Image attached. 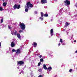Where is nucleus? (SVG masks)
Returning <instances> with one entry per match:
<instances>
[{"label": "nucleus", "mask_w": 77, "mask_h": 77, "mask_svg": "<svg viewBox=\"0 0 77 77\" xmlns=\"http://www.w3.org/2000/svg\"><path fill=\"white\" fill-rule=\"evenodd\" d=\"M29 7L30 8H32L33 7V5L30 3V2H28L26 3V9H25V12H28L29 10Z\"/></svg>", "instance_id": "nucleus-1"}, {"label": "nucleus", "mask_w": 77, "mask_h": 77, "mask_svg": "<svg viewBox=\"0 0 77 77\" xmlns=\"http://www.w3.org/2000/svg\"><path fill=\"white\" fill-rule=\"evenodd\" d=\"M20 27L23 30H24L26 28V25L24 24L23 23H22L21 24H20Z\"/></svg>", "instance_id": "nucleus-2"}, {"label": "nucleus", "mask_w": 77, "mask_h": 77, "mask_svg": "<svg viewBox=\"0 0 77 77\" xmlns=\"http://www.w3.org/2000/svg\"><path fill=\"white\" fill-rule=\"evenodd\" d=\"M64 3H65V6H68V5H70V1L69 0H66L64 2Z\"/></svg>", "instance_id": "nucleus-3"}, {"label": "nucleus", "mask_w": 77, "mask_h": 77, "mask_svg": "<svg viewBox=\"0 0 77 77\" xmlns=\"http://www.w3.org/2000/svg\"><path fill=\"white\" fill-rule=\"evenodd\" d=\"M21 50L20 49H18L16 50V55H18L21 53Z\"/></svg>", "instance_id": "nucleus-4"}, {"label": "nucleus", "mask_w": 77, "mask_h": 77, "mask_svg": "<svg viewBox=\"0 0 77 77\" xmlns=\"http://www.w3.org/2000/svg\"><path fill=\"white\" fill-rule=\"evenodd\" d=\"M20 8V5H17V4H15V5L14 6V9H19Z\"/></svg>", "instance_id": "nucleus-5"}, {"label": "nucleus", "mask_w": 77, "mask_h": 77, "mask_svg": "<svg viewBox=\"0 0 77 77\" xmlns=\"http://www.w3.org/2000/svg\"><path fill=\"white\" fill-rule=\"evenodd\" d=\"M50 34L51 36H52L54 35V31L53 29H51L50 30Z\"/></svg>", "instance_id": "nucleus-6"}, {"label": "nucleus", "mask_w": 77, "mask_h": 77, "mask_svg": "<svg viewBox=\"0 0 77 77\" xmlns=\"http://www.w3.org/2000/svg\"><path fill=\"white\" fill-rule=\"evenodd\" d=\"M47 0H41V3L42 4H45V3H47Z\"/></svg>", "instance_id": "nucleus-7"}, {"label": "nucleus", "mask_w": 77, "mask_h": 77, "mask_svg": "<svg viewBox=\"0 0 77 77\" xmlns=\"http://www.w3.org/2000/svg\"><path fill=\"white\" fill-rule=\"evenodd\" d=\"M60 41L61 43V44L62 45H66V44L65 43V42H63L61 38L60 39Z\"/></svg>", "instance_id": "nucleus-8"}, {"label": "nucleus", "mask_w": 77, "mask_h": 77, "mask_svg": "<svg viewBox=\"0 0 77 77\" xmlns=\"http://www.w3.org/2000/svg\"><path fill=\"white\" fill-rule=\"evenodd\" d=\"M24 62L22 61H20L17 63V65L19 64L20 66H22V65L24 64Z\"/></svg>", "instance_id": "nucleus-9"}, {"label": "nucleus", "mask_w": 77, "mask_h": 77, "mask_svg": "<svg viewBox=\"0 0 77 77\" xmlns=\"http://www.w3.org/2000/svg\"><path fill=\"white\" fill-rule=\"evenodd\" d=\"M11 47H14L15 46V43L14 42H11Z\"/></svg>", "instance_id": "nucleus-10"}, {"label": "nucleus", "mask_w": 77, "mask_h": 77, "mask_svg": "<svg viewBox=\"0 0 77 77\" xmlns=\"http://www.w3.org/2000/svg\"><path fill=\"white\" fill-rule=\"evenodd\" d=\"M47 71H50L52 69V67H49L48 68H47Z\"/></svg>", "instance_id": "nucleus-11"}, {"label": "nucleus", "mask_w": 77, "mask_h": 77, "mask_svg": "<svg viewBox=\"0 0 77 77\" xmlns=\"http://www.w3.org/2000/svg\"><path fill=\"white\" fill-rule=\"evenodd\" d=\"M7 5V2H4L3 4V6H4V7L6 6Z\"/></svg>", "instance_id": "nucleus-12"}, {"label": "nucleus", "mask_w": 77, "mask_h": 77, "mask_svg": "<svg viewBox=\"0 0 77 77\" xmlns=\"http://www.w3.org/2000/svg\"><path fill=\"white\" fill-rule=\"evenodd\" d=\"M17 38H19V39H20V40H21L20 38H21V35H20V34L18 33L17 35Z\"/></svg>", "instance_id": "nucleus-13"}, {"label": "nucleus", "mask_w": 77, "mask_h": 77, "mask_svg": "<svg viewBox=\"0 0 77 77\" xmlns=\"http://www.w3.org/2000/svg\"><path fill=\"white\" fill-rule=\"evenodd\" d=\"M33 45L34 47H36L37 46V43L35 42H34L33 43Z\"/></svg>", "instance_id": "nucleus-14"}, {"label": "nucleus", "mask_w": 77, "mask_h": 77, "mask_svg": "<svg viewBox=\"0 0 77 77\" xmlns=\"http://www.w3.org/2000/svg\"><path fill=\"white\" fill-rule=\"evenodd\" d=\"M43 68H44L45 69L47 70V66H46V65H45V64L43 65Z\"/></svg>", "instance_id": "nucleus-15"}, {"label": "nucleus", "mask_w": 77, "mask_h": 77, "mask_svg": "<svg viewBox=\"0 0 77 77\" xmlns=\"http://www.w3.org/2000/svg\"><path fill=\"white\" fill-rule=\"evenodd\" d=\"M69 25V23L66 22V23L65 27H68Z\"/></svg>", "instance_id": "nucleus-16"}, {"label": "nucleus", "mask_w": 77, "mask_h": 77, "mask_svg": "<svg viewBox=\"0 0 77 77\" xmlns=\"http://www.w3.org/2000/svg\"><path fill=\"white\" fill-rule=\"evenodd\" d=\"M39 19L41 20V21H43L44 20V16H41L39 18Z\"/></svg>", "instance_id": "nucleus-17"}, {"label": "nucleus", "mask_w": 77, "mask_h": 77, "mask_svg": "<svg viewBox=\"0 0 77 77\" xmlns=\"http://www.w3.org/2000/svg\"><path fill=\"white\" fill-rule=\"evenodd\" d=\"M18 32H17V31H15L14 32V34L15 36H17V35H18Z\"/></svg>", "instance_id": "nucleus-18"}, {"label": "nucleus", "mask_w": 77, "mask_h": 77, "mask_svg": "<svg viewBox=\"0 0 77 77\" xmlns=\"http://www.w3.org/2000/svg\"><path fill=\"white\" fill-rule=\"evenodd\" d=\"M43 16L44 17H48V14H44Z\"/></svg>", "instance_id": "nucleus-19"}, {"label": "nucleus", "mask_w": 77, "mask_h": 77, "mask_svg": "<svg viewBox=\"0 0 77 77\" xmlns=\"http://www.w3.org/2000/svg\"><path fill=\"white\" fill-rule=\"evenodd\" d=\"M74 36V35H73V34H72V36L70 37H69V39L70 40H71V39H72V37H73V36Z\"/></svg>", "instance_id": "nucleus-20"}, {"label": "nucleus", "mask_w": 77, "mask_h": 77, "mask_svg": "<svg viewBox=\"0 0 77 77\" xmlns=\"http://www.w3.org/2000/svg\"><path fill=\"white\" fill-rule=\"evenodd\" d=\"M40 61L41 62H44V60L42 58H41L40 60Z\"/></svg>", "instance_id": "nucleus-21"}, {"label": "nucleus", "mask_w": 77, "mask_h": 77, "mask_svg": "<svg viewBox=\"0 0 77 77\" xmlns=\"http://www.w3.org/2000/svg\"><path fill=\"white\" fill-rule=\"evenodd\" d=\"M41 16L43 17V16H44V13L42 12H41Z\"/></svg>", "instance_id": "nucleus-22"}, {"label": "nucleus", "mask_w": 77, "mask_h": 77, "mask_svg": "<svg viewBox=\"0 0 77 77\" xmlns=\"http://www.w3.org/2000/svg\"><path fill=\"white\" fill-rule=\"evenodd\" d=\"M23 30H20L19 31L20 33H23Z\"/></svg>", "instance_id": "nucleus-23"}, {"label": "nucleus", "mask_w": 77, "mask_h": 77, "mask_svg": "<svg viewBox=\"0 0 77 77\" xmlns=\"http://www.w3.org/2000/svg\"><path fill=\"white\" fill-rule=\"evenodd\" d=\"M69 72H72V69H71L69 70Z\"/></svg>", "instance_id": "nucleus-24"}, {"label": "nucleus", "mask_w": 77, "mask_h": 77, "mask_svg": "<svg viewBox=\"0 0 77 77\" xmlns=\"http://www.w3.org/2000/svg\"><path fill=\"white\" fill-rule=\"evenodd\" d=\"M62 13H61V12L60 11V13H59L58 14V15H62Z\"/></svg>", "instance_id": "nucleus-25"}, {"label": "nucleus", "mask_w": 77, "mask_h": 77, "mask_svg": "<svg viewBox=\"0 0 77 77\" xmlns=\"http://www.w3.org/2000/svg\"><path fill=\"white\" fill-rule=\"evenodd\" d=\"M32 49L30 48L29 51L30 53H31V52H32Z\"/></svg>", "instance_id": "nucleus-26"}, {"label": "nucleus", "mask_w": 77, "mask_h": 77, "mask_svg": "<svg viewBox=\"0 0 77 77\" xmlns=\"http://www.w3.org/2000/svg\"><path fill=\"white\" fill-rule=\"evenodd\" d=\"M12 51V52H16V50H15V49H13Z\"/></svg>", "instance_id": "nucleus-27"}, {"label": "nucleus", "mask_w": 77, "mask_h": 77, "mask_svg": "<svg viewBox=\"0 0 77 77\" xmlns=\"http://www.w3.org/2000/svg\"><path fill=\"white\" fill-rule=\"evenodd\" d=\"M30 75L31 76H33L34 75L32 73V72H31L30 73Z\"/></svg>", "instance_id": "nucleus-28"}, {"label": "nucleus", "mask_w": 77, "mask_h": 77, "mask_svg": "<svg viewBox=\"0 0 77 77\" xmlns=\"http://www.w3.org/2000/svg\"><path fill=\"white\" fill-rule=\"evenodd\" d=\"M38 77H43V75H40Z\"/></svg>", "instance_id": "nucleus-29"}, {"label": "nucleus", "mask_w": 77, "mask_h": 77, "mask_svg": "<svg viewBox=\"0 0 77 77\" xmlns=\"http://www.w3.org/2000/svg\"><path fill=\"white\" fill-rule=\"evenodd\" d=\"M38 71L39 72H41V71H42V69H40L38 70Z\"/></svg>", "instance_id": "nucleus-30"}, {"label": "nucleus", "mask_w": 77, "mask_h": 77, "mask_svg": "<svg viewBox=\"0 0 77 77\" xmlns=\"http://www.w3.org/2000/svg\"><path fill=\"white\" fill-rule=\"evenodd\" d=\"M3 19H2L1 20V23H3Z\"/></svg>", "instance_id": "nucleus-31"}, {"label": "nucleus", "mask_w": 77, "mask_h": 77, "mask_svg": "<svg viewBox=\"0 0 77 77\" xmlns=\"http://www.w3.org/2000/svg\"><path fill=\"white\" fill-rule=\"evenodd\" d=\"M0 11H3V8H2V7H0Z\"/></svg>", "instance_id": "nucleus-32"}, {"label": "nucleus", "mask_w": 77, "mask_h": 77, "mask_svg": "<svg viewBox=\"0 0 77 77\" xmlns=\"http://www.w3.org/2000/svg\"><path fill=\"white\" fill-rule=\"evenodd\" d=\"M41 63L40 62L38 64V66H40V65H41Z\"/></svg>", "instance_id": "nucleus-33"}, {"label": "nucleus", "mask_w": 77, "mask_h": 77, "mask_svg": "<svg viewBox=\"0 0 77 77\" xmlns=\"http://www.w3.org/2000/svg\"><path fill=\"white\" fill-rule=\"evenodd\" d=\"M42 57V55H40L38 56V57H39L40 58H41Z\"/></svg>", "instance_id": "nucleus-34"}, {"label": "nucleus", "mask_w": 77, "mask_h": 77, "mask_svg": "<svg viewBox=\"0 0 77 77\" xmlns=\"http://www.w3.org/2000/svg\"><path fill=\"white\" fill-rule=\"evenodd\" d=\"M8 28L9 29H11V27L9 26V25H8Z\"/></svg>", "instance_id": "nucleus-35"}, {"label": "nucleus", "mask_w": 77, "mask_h": 77, "mask_svg": "<svg viewBox=\"0 0 77 77\" xmlns=\"http://www.w3.org/2000/svg\"><path fill=\"white\" fill-rule=\"evenodd\" d=\"M35 14H38V12L36 11H35Z\"/></svg>", "instance_id": "nucleus-36"}, {"label": "nucleus", "mask_w": 77, "mask_h": 77, "mask_svg": "<svg viewBox=\"0 0 77 77\" xmlns=\"http://www.w3.org/2000/svg\"><path fill=\"white\" fill-rule=\"evenodd\" d=\"M11 34H12V35H14V32H12V31H11Z\"/></svg>", "instance_id": "nucleus-37"}, {"label": "nucleus", "mask_w": 77, "mask_h": 77, "mask_svg": "<svg viewBox=\"0 0 77 77\" xmlns=\"http://www.w3.org/2000/svg\"><path fill=\"white\" fill-rule=\"evenodd\" d=\"M65 67V65H62V66H61V67L62 68H63V67Z\"/></svg>", "instance_id": "nucleus-38"}, {"label": "nucleus", "mask_w": 77, "mask_h": 77, "mask_svg": "<svg viewBox=\"0 0 77 77\" xmlns=\"http://www.w3.org/2000/svg\"><path fill=\"white\" fill-rule=\"evenodd\" d=\"M21 73H22L23 74H24V72H23V71H21Z\"/></svg>", "instance_id": "nucleus-39"}, {"label": "nucleus", "mask_w": 77, "mask_h": 77, "mask_svg": "<svg viewBox=\"0 0 77 77\" xmlns=\"http://www.w3.org/2000/svg\"><path fill=\"white\" fill-rule=\"evenodd\" d=\"M51 57H53V55H51Z\"/></svg>", "instance_id": "nucleus-40"}, {"label": "nucleus", "mask_w": 77, "mask_h": 77, "mask_svg": "<svg viewBox=\"0 0 77 77\" xmlns=\"http://www.w3.org/2000/svg\"><path fill=\"white\" fill-rule=\"evenodd\" d=\"M77 4H76L75 6V7H76V8H77Z\"/></svg>", "instance_id": "nucleus-41"}, {"label": "nucleus", "mask_w": 77, "mask_h": 77, "mask_svg": "<svg viewBox=\"0 0 77 77\" xmlns=\"http://www.w3.org/2000/svg\"><path fill=\"white\" fill-rule=\"evenodd\" d=\"M69 15H71V13H70V12H69Z\"/></svg>", "instance_id": "nucleus-42"}, {"label": "nucleus", "mask_w": 77, "mask_h": 77, "mask_svg": "<svg viewBox=\"0 0 77 77\" xmlns=\"http://www.w3.org/2000/svg\"><path fill=\"white\" fill-rule=\"evenodd\" d=\"M38 51H37L36 52V53H38Z\"/></svg>", "instance_id": "nucleus-43"}, {"label": "nucleus", "mask_w": 77, "mask_h": 77, "mask_svg": "<svg viewBox=\"0 0 77 77\" xmlns=\"http://www.w3.org/2000/svg\"><path fill=\"white\" fill-rule=\"evenodd\" d=\"M58 45L59 46H60V43H59L58 44Z\"/></svg>", "instance_id": "nucleus-44"}, {"label": "nucleus", "mask_w": 77, "mask_h": 77, "mask_svg": "<svg viewBox=\"0 0 77 77\" xmlns=\"http://www.w3.org/2000/svg\"><path fill=\"white\" fill-rule=\"evenodd\" d=\"M77 53V50L75 52V53Z\"/></svg>", "instance_id": "nucleus-45"}, {"label": "nucleus", "mask_w": 77, "mask_h": 77, "mask_svg": "<svg viewBox=\"0 0 77 77\" xmlns=\"http://www.w3.org/2000/svg\"><path fill=\"white\" fill-rule=\"evenodd\" d=\"M37 4H38V3H39V2H37Z\"/></svg>", "instance_id": "nucleus-46"}, {"label": "nucleus", "mask_w": 77, "mask_h": 77, "mask_svg": "<svg viewBox=\"0 0 77 77\" xmlns=\"http://www.w3.org/2000/svg\"><path fill=\"white\" fill-rule=\"evenodd\" d=\"M40 54V53H38V55H39Z\"/></svg>", "instance_id": "nucleus-47"}, {"label": "nucleus", "mask_w": 77, "mask_h": 77, "mask_svg": "<svg viewBox=\"0 0 77 77\" xmlns=\"http://www.w3.org/2000/svg\"><path fill=\"white\" fill-rule=\"evenodd\" d=\"M1 42H0V47H1Z\"/></svg>", "instance_id": "nucleus-48"}, {"label": "nucleus", "mask_w": 77, "mask_h": 77, "mask_svg": "<svg viewBox=\"0 0 77 77\" xmlns=\"http://www.w3.org/2000/svg\"><path fill=\"white\" fill-rule=\"evenodd\" d=\"M74 42H76V40H74Z\"/></svg>", "instance_id": "nucleus-49"}, {"label": "nucleus", "mask_w": 77, "mask_h": 77, "mask_svg": "<svg viewBox=\"0 0 77 77\" xmlns=\"http://www.w3.org/2000/svg\"><path fill=\"white\" fill-rule=\"evenodd\" d=\"M17 68L18 69H20V67H17Z\"/></svg>", "instance_id": "nucleus-50"}, {"label": "nucleus", "mask_w": 77, "mask_h": 77, "mask_svg": "<svg viewBox=\"0 0 77 77\" xmlns=\"http://www.w3.org/2000/svg\"><path fill=\"white\" fill-rule=\"evenodd\" d=\"M51 21H53V19H51Z\"/></svg>", "instance_id": "nucleus-51"}, {"label": "nucleus", "mask_w": 77, "mask_h": 77, "mask_svg": "<svg viewBox=\"0 0 77 77\" xmlns=\"http://www.w3.org/2000/svg\"><path fill=\"white\" fill-rule=\"evenodd\" d=\"M66 32H67V35H68V32H67V31H66Z\"/></svg>", "instance_id": "nucleus-52"}, {"label": "nucleus", "mask_w": 77, "mask_h": 77, "mask_svg": "<svg viewBox=\"0 0 77 77\" xmlns=\"http://www.w3.org/2000/svg\"><path fill=\"white\" fill-rule=\"evenodd\" d=\"M21 72H20V73H19V74H21Z\"/></svg>", "instance_id": "nucleus-53"}, {"label": "nucleus", "mask_w": 77, "mask_h": 77, "mask_svg": "<svg viewBox=\"0 0 77 77\" xmlns=\"http://www.w3.org/2000/svg\"><path fill=\"white\" fill-rule=\"evenodd\" d=\"M66 9L65 10V12H66Z\"/></svg>", "instance_id": "nucleus-54"}, {"label": "nucleus", "mask_w": 77, "mask_h": 77, "mask_svg": "<svg viewBox=\"0 0 77 77\" xmlns=\"http://www.w3.org/2000/svg\"><path fill=\"white\" fill-rule=\"evenodd\" d=\"M3 2H4V0H3Z\"/></svg>", "instance_id": "nucleus-55"}, {"label": "nucleus", "mask_w": 77, "mask_h": 77, "mask_svg": "<svg viewBox=\"0 0 77 77\" xmlns=\"http://www.w3.org/2000/svg\"><path fill=\"white\" fill-rule=\"evenodd\" d=\"M56 17H57V15L56 16Z\"/></svg>", "instance_id": "nucleus-56"}, {"label": "nucleus", "mask_w": 77, "mask_h": 77, "mask_svg": "<svg viewBox=\"0 0 77 77\" xmlns=\"http://www.w3.org/2000/svg\"><path fill=\"white\" fill-rule=\"evenodd\" d=\"M6 0V1H7L8 0Z\"/></svg>", "instance_id": "nucleus-57"}, {"label": "nucleus", "mask_w": 77, "mask_h": 77, "mask_svg": "<svg viewBox=\"0 0 77 77\" xmlns=\"http://www.w3.org/2000/svg\"><path fill=\"white\" fill-rule=\"evenodd\" d=\"M69 30H70V29H69Z\"/></svg>", "instance_id": "nucleus-58"}, {"label": "nucleus", "mask_w": 77, "mask_h": 77, "mask_svg": "<svg viewBox=\"0 0 77 77\" xmlns=\"http://www.w3.org/2000/svg\"><path fill=\"white\" fill-rule=\"evenodd\" d=\"M49 38H51V37H50V36H49Z\"/></svg>", "instance_id": "nucleus-59"}, {"label": "nucleus", "mask_w": 77, "mask_h": 77, "mask_svg": "<svg viewBox=\"0 0 77 77\" xmlns=\"http://www.w3.org/2000/svg\"><path fill=\"white\" fill-rule=\"evenodd\" d=\"M55 1H56V0H54Z\"/></svg>", "instance_id": "nucleus-60"}, {"label": "nucleus", "mask_w": 77, "mask_h": 77, "mask_svg": "<svg viewBox=\"0 0 77 77\" xmlns=\"http://www.w3.org/2000/svg\"><path fill=\"white\" fill-rule=\"evenodd\" d=\"M5 27H6V26H5Z\"/></svg>", "instance_id": "nucleus-61"}, {"label": "nucleus", "mask_w": 77, "mask_h": 77, "mask_svg": "<svg viewBox=\"0 0 77 77\" xmlns=\"http://www.w3.org/2000/svg\"><path fill=\"white\" fill-rule=\"evenodd\" d=\"M47 73H48V72H47Z\"/></svg>", "instance_id": "nucleus-62"}]
</instances>
